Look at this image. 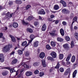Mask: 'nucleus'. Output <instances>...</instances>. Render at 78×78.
Masks as SVG:
<instances>
[{"instance_id": "1", "label": "nucleus", "mask_w": 78, "mask_h": 78, "mask_svg": "<svg viewBox=\"0 0 78 78\" xmlns=\"http://www.w3.org/2000/svg\"><path fill=\"white\" fill-rule=\"evenodd\" d=\"M12 47V46L9 44H8L5 46L3 48V51L5 52H7L9 50V49L11 47Z\"/></svg>"}, {"instance_id": "2", "label": "nucleus", "mask_w": 78, "mask_h": 78, "mask_svg": "<svg viewBox=\"0 0 78 78\" xmlns=\"http://www.w3.org/2000/svg\"><path fill=\"white\" fill-rule=\"evenodd\" d=\"M56 32V30H53V33H50V35L52 37H55V36H56L57 37H58V33H55Z\"/></svg>"}, {"instance_id": "3", "label": "nucleus", "mask_w": 78, "mask_h": 78, "mask_svg": "<svg viewBox=\"0 0 78 78\" xmlns=\"http://www.w3.org/2000/svg\"><path fill=\"white\" fill-rule=\"evenodd\" d=\"M38 14H41V15H45V12L44 11V10L41 9V10H39L37 12Z\"/></svg>"}, {"instance_id": "4", "label": "nucleus", "mask_w": 78, "mask_h": 78, "mask_svg": "<svg viewBox=\"0 0 78 78\" xmlns=\"http://www.w3.org/2000/svg\"><path fill=\"white\" fill-rule=\"evenodd\" d=\"M70 68H69L65 72L64 75H67L68 74H69V73L70 72Z\"/></svg>"}, {"instance_id": "5", "label": "nucleus", "mask_w": 78, "mask_h": 78, "mask_svg": "<svg viewBox=\"0 0 78 78\" xmlns=\"http://www.w3.org/2000/svg\"><path fill=\"white\" fill-rule=\"evenodd\" d=\"M63 47L64 48H65L66 50H67L70 48V47L68 45V44L67 43L63 44Z\"/></svg>"}, {"instance_id": "6", "label": "nucleus", "mask_w": 78, "mask_h": 78, "mask_svg": "<svg viewBox=\"0 0 78 78\" xmlns=\"http://www.w3.org/2000/svg\"><path fill=\"white\" fill-rule=\"evenodd\" d=\"M53 57V58H56V53L55 52H52L50 54Z\"/></svg>"}, {"instance_id": "7", "label": "nucleus", "mask_w": 78, "mask_h": 78, "mask_svg": "<svg viewBox=\"0 0 78 78\" xmlns=\"http://www.w3.org/2000/svg\"><path fill=\"white\" fill-rule=\"evenodd\" d=\"M40 58L42 59L45 57V53L43 52H41L39 55Z\"/></svg>"}, {"instance_id": "8", "label": "nucleus", "mask_w": 78, "mask_h": 78, "mask_svg": "<svg viewBox=\"0 0 78 78\" xmlns=\"http://www.w3.org/2000/svg\"><path fill=\"white\" fill-rule=\"evenodd\" d=\"M60 3H62L63 6L64 7H66V6H67V5H66V2H64L63 0H61L60 1Z\"/></svg>"}, {"instance_id": "9", "label": "nucleus", "mask_w": 78, "mask_h": 78, "mask_svg": "<svg viewBox=\"0 0 78 78\" xmlns=\"http://www.w3.org/2000/svg\"><path fill=\"white\" fill-rule=\"evenodd\" d=\"M26 75L27 76H29L32 75V73L30 71H27L26 73Z\"/></svg>"}, {"instance_id": "10", "label": "nucleus", "mask_w": 78, "mask_h": 78, "mask_svg": "<svg viewBox=\"0 0 78 78\" xmlns=\"http://www.w3.org/2000/svg\"><path fill=\"white\" fill-rule=\"evenodd\" d=\"M60 33L62 36H64V30L62 29H60Z\"/></svg>"}, {"instance_id": "11", "label": "nucleus", "mask_w": 78, "mask_h": 78, "mask_svg": "<svg viewBox=\"0 0 78 78\" xmlns=\"http://www.w3.org/2000/svg\"><path fill=\"white\" fill-rule=\"evenodd\" d=\"M26 31L27 32H29V33H32L33 32V30H32L31 28H27L26 29Z\"/></svg>"}, {"instance_id": "12", "label": "nucleus", "mask_w": 78, "mask_h": 78, "mask_svg": "<svg viewBox=\"0 0 78 78\" xmlns=\"http://www.w3.org/2000/svg\"><path fill=\"white\" fill-rule=\"evenodd\" d=\"M17 61H18V60L17 59H15L12 61L11 64L12 65L15 64H16L17 62Z\"/></svg>"}, {"instance_id": "13", "label": "nucleus", "mask_w": 78, "mask_h": 78, "mask_svg": "<svg viewBox=\"0 0 78 78\" xmlns=\"http://www.w3.org/2000/svg\"><path fill=\"white\" fill-rule=\"evenodd\" d=\"M12 27H14V28H16L18 27V23H17L14 22L13 23L12 25Z\"/></svg>"}, {"instance_id": "14", "label": "nucleus", "mask_w": 78, "mask_h": 78, "mask_svg": "<svg viewBox=\"0 0 78 78\" xmlns=\"http://www.w3.org/2000/svg\"><path fill=\"white\" fill-rule=\"evenodd\" d=\"M42 65L44 67H45L47 66V65L45 64V60L43 59L42 60Z\"/></svg>"}, {"instance_id": "15", "label": "nucleus", "mask_w": 78, "mask_h": 78, "mask_svg": "<svg viewBox=\"0 0 78 78\" xmlns=\"http://www.w3.org/2000/svg\"><path fill=\"white\" fill-rule=\"evenodd\" d=\"M46 26H45V24H44L42 26L41 28V30L42 31H45L46 30Z\"/></svg>"}, {"instance_id": "16", "label": "nucleus", "mask_w": 78, "mask_h": 78, "mask_svg": "<svg viewBox=\"0 0 78 78\" xmlns=\"http://www.w3.org/2000/svg\"><path fill=\"white\" fill-rule=\"evenodd\" d=\"M38 43H39V42L38 41H35L34 44H33L34 46V47H37V46H38Z\"/></svg>"}, {"instance_id": "17", "label": "nucleus", "mask_w": 78, "mask_h": 78, "mask_svg": "<svg viewBox=\"0 0 78 78\" xmlns=\"http://www.w3.org/2000/svg\"><path fill=\"white\" fill-rule=\"evenodd\" d=\"M71 56L72 55H71V54H69L66 58V61H68L69 60H70V58H71Z\"/></svg>"}, {"instance_id": "18", "label": "nucleus", "mask_w": 78, "mask_h": 78, "mask_svg": "<svg viewBox=\"0 0 78 78\" xmlns=\"http://www.w3.org/2000/svg\"><path fill=\"white\" fill-rule=\"evenodd\" d=\"M77 73V70H75L73 72V78H75L76 76V74Z\"/></svg>"}, {"instance_id": "19", "label": "nucleus", "mask_w": 78, "mask_h": 78, "mask_svg": "<svg viewBox=\"0 0 78 78\" xmlns=\"http://www.w3.org/2000/svg\"><path fill=\"white\" fill-rule=\"evenodd\" d=\"M9 37L11 38L12 42H14L16 41V39L15 38V37L12 36V35H9Z\"/></svg>"}, {"instance_id": "20", "label": "nucleus", "mask_w": 78, "mask_h": 78, "mask_svg": "<svg viewBox=\"0 0 78 78\" xmlns=\"http://www.w3.org/2000/svg\"><path fill=\"white\" fill-rule=\"evenodd\" d=\"M10 12H8L7 13V15L9 17H12V15H13L14 14V13H12L11 14H10Z\"/></svg>"}, {"instance_id": "21", "label": "nucleus", "mask_w": 78, "mask_h": 78, "mask_svg": "<svg viewBox=\"0 0 78 78\" xmlns=\"http://www.w3.org/2000/svg\"><path fill=\"white\" fill-rule=\"evenodd\" d=\"M51 46H52V47H55L56 46V43L53 41H51Z\"/></svg>"}, {"instance_id": "22", "label": "nucleus", "mask_w": 78, "mask_h": 78, "mask_svg": "<svg viewBox=\"0 0 78 78\" xmlns=\"http://www.w3.org/2000/svg\"><path fill=\"white\" fill-rule=\"evenodd\" d=\"M57 40L58 41H59V42H63V41H64V39H63L61 38V37H57Z\"/></svg>"}, {"instance_id": "23", "label": "nucleus", "mask_w": 78, "mask_h": 78, "mask_svg": "<svg viewBox=\"0 0 78 78\" xmlns=\"http://www.w3.org/2000/svg\"><path fill=\"white\" fill-rule=\"evenodd\" d=\"M8 72L7 71H5L3 72L2 74V75H3V76H6L7 75H8Z\"/></svg>"}, {"instance_id": "24", "label": "nucleus", "mask_w": 78, "mask_h": 78, "mask_svg": "<svg viewBox=\"0 0 78 78\" xmlns=\"http://www.w3.org/2000/svg\"><path fill=\"white\" fill-rule=\"evenodd\" d=\"M75 61V56L74 55H73L72 58L71 62H74Z\"/></svg>"}, {"instance_id": "25", "label": "nucleus", "mask_w": 78, "mask_h": 78, "mask_svg": "<svg viewBox=\"0 0 78 78\" xmlns=\"http://www.w3.org/2000/svg\"><path fill=\"white\" fill-rule=\"evenodd\" d=\"M59 6L58 5H55L54 7V9L55 10H58L59 9Z\"/></svg>"}, {"instance_id": "26", "label": "nucleus", "mask_w": 78, "mask_h": 78, "mask_svg": "<svg viewBox=\"0 0 78 78\" xmlns=\"http://www.w3.org/2000/svg\"><path fill=\"white\" fill-rule=\"evenodd\" d=\"M34 19V17L33 16H29L28 17V20L29 21H31V20H33V19Z\"/></svg>"}, {"instance_id": "27", "label": "nucleus", "mask_w": 78, "mask_h": 78, "mask_svg": "<svg viewBox=\"0 0 78 78\" xmlns=\"http://www.w3.org/2000/svg\"><path fill=\"white\" fill-rule=\"evenodd\" d=\"M15 2L16 4H18V5H20L21 4L22 2L21 1H18V0H16L15 1Z\"/></svg>"}, {"instance_id": "28", "label": "nucleus", "mask_w": 78, "mask_h": 78, "mask_svg": "<svg viewBox=\"0 0 78 78\" xmlns=\"http://www.w3.org/2000/svg\"><path fill=\"white\" fill-rule=\"evenodd\" d=\"M30 38L31 39H34V38L35 37V36L33 34H31L30 35Z\"/></svg>"}, {"instance_id": "29", "label": "nucleus", "mask_w": 78, "mask_h": 78, "mask_svg": "<svg viewBox=\"0 0 78 78\" xmlns=\"http://www.w3.org/2000/svg\"><path fill=\"white\" fill-rule=\"evenodd\" d=\"M74 36L76 39L78 40V33L76 32L74 34Z\"/></svg>"}, {"instance_id": "30", "label": "nucleus", "mask_w": 78, "mask_h": 78, "mask_svg": "<svg viewBox=\"0 0 78 78\" xmlns=\"http://www.w3.org/2000/svg\"><path fill=\"white\" fill-rule=\"evenodd\" d=\"M22 24L24 25H28V22H25V21L23 20L22 21Z\"/></svg>"}, {"instance_id": "31", "label": "nucleus", "mask_w": 78, "mask_h": 78, "mask_svg": "<svg viewBox=\"0 0 78 78\" xmlns=\"http://www.w3.org/2000/svg\"><path fill=\"white\" fill-rule=\"evenodd\" d=\"M71 48H72L73 47H74V46H75V44H74V42H73V41H72L71 42Z\"/></svg>"}, {"instance_id": "32", "label": "nucleus", "mask_w": 78, "mask_h": 78, "mask_svg": "<svg viewBox=\"0 0 78 78\" xmlns=\"http://www.w3.org/2000/svg\"><path fill=\"white\" fill-rule=\"evenodd\" d=\"M10 71L11 73H13L16 72V71L14 70V68H13L10 69Z\"/></svg>"}, {"instance_id": "33", "label": "nucleus", "mask_w": 78, "mask_h": 78, "mask_svg": "<svg viewBox=\"0 0 78 78\" xmlns=\"http://www.w3.org/2000/svg\"><path fill=\"white\" fill-rule=\"evenodd\" d=\"M27 44V41H25L22 43L21 44V45L22 46H25V45H26Z\"/></svg>"}, {"instance_id": "34", "label": "nucleus", "mask_w": 78, "mask_h": 78, "mask_svg": "<svg viewBox=\"0 0 78 78\" xmlns=\"http://www.w3.org/2000/svg\"><path fill=\"white\" fill-rule=\"evenodd\" d=\"M64 57V55L62 54H60L59 59H62Z\"/></svg>"}, {"instance_id": "35", "label": "nucleus", "mask_w": 78, "mask_h": 78, "mask_svg": "<svg viewBox=\"0 0 78 78\" xmlns=\"http://www.w3.org/2000/svg\"><path fill=\"white\" fill-rule=\"evenodd\" d=\"M18 54L19 55H22V53H23V52H22V51L20 50H18Z\"/></svg>"}, {"instance_id": "36", "label": "nucleus", "mask_w": 78, "mask_h": 78, "mask_svg": "<svg viewBox=\"0 0 78 78\" xmlns=\"http://www.w3.org/2000/svg\"><path fill=\"white\" fill-rule=\"evenodd\" d=\"M46 48L47 50H50V49H51V47H50V46L49 45L47 44L46 46Z\"/></svg>"}, {"instance_id": "37", "label": "nucleus", "mask_w": 78, "mask_h": 78, "mask_svg": "<svg viewBox=\"0 0 78 78\" xmlns=\"http://www.w3.org/2000/svg\"><path fill=\"white\" fill-rule=\"evenodd\" d=\"M31 5H27L26 7V10H28V9L29 8H31Z\"/></svg>"}, {"instance_id": "38", "label": "nucleus", "mask_w": 78, "mask_h": 78, "mask_svg": "<svg viewBox=\"0 0 78 78\" xmlns=\"http://www.w3.org/2000/svg\"><path fill=\"white\" fill-rule=\"evenodd\" d=\"M65 39L66 41H69L70 40V37L68 36H66L65 37Z\"/></svg>"}, {"instance_id": "39", "label": "nucleus", "mask_w": 78, "mask_h": 78, "mask_svg": "<svg viewBox=\"0 0 78 78\" xmlns=\"http://www.w3.org/2000/svg\"><path fill=\"white\" fill-rule=\"evenodd\" d=\"M4 60H5V58L4 57L0 58V62H4Z\"/></svg>"}, {"instance_id": "40", "label": "nucleus", "mask_w": 78, "mask_h": 78, "mask_svg": "<svg viewBox=\"0 0 78 78\" xmlns=\"http://www.w3.org/2000/svg\"><path fill=\"white\" fill-rule=\"evenodd\" d=\"M48 59H49V60H51V61H54V59L53 58L51 57H48Z\"/></svg>"}, {"instance_id": "41", "label": "nucleus", "mask_w": 78, "mask_h": 78, "mask_svg": "<svg viewBox=\"0 0 78 78\" xmlns=\"http://www.w3.org/2000/svg\"><path fill=\"white\" fill-rule=\"evenodd\" d=\"M25 56H28L30 55V53L28 52H26L25 54Z\"/></svg>"}, {"instance_id": "42", "label": "nucleus", "mask_w": 78, "mask_h": 78, "mask_svg": "<svg viewBox=\"0 0 78 78\" xmlns=\"http://www.w3.org/2000/svg\"><path fill=\"white\" fill-rule=\"evenodd\" d=\"M74 17V14L73 13H71L70 15V19H72Z\"/></svg>"}, {"instance_id": "43", "label": "nucleus", "mask_w": 78, "mask_h": 78, "mask_svg": "<svg viewBox=\"0 0 78 78\" xmlns=\"http://www.w3.org/2000/svg\"><path fill=\"white\" fill-rule=\"evenodd\" d=\"M44 75V72H40V76H43Z\"/></svg>"}, {"instance_id": "44", "label": "nucleus", "mask_w": 78, "mask_h": 78, "mask_svg": "<svg viewBox=\"0 0 78 78\" xmlns=\"http://www.w3.org/2000/svg\"><path fill=\"white\" fill-rule=\"evenodd\" d=\"M64 70L62 68H61L60 69V71L61 72H64Z\"/></svg>"}, {"instance_id": "45", "label": "nucleus", "mask_w": 78, "mask_h": 78, "mask_svg": "<svg viewBox=\"0 0 78 78\" xmlns=\"http://www.w3.org/2000/svg\"><path fill=\"white\" fill-rule=\"evenodd\" d=\"M34 73L35 74H38L39 73V71L38 70H36L34 71Z\"/></svg>"}, {"instance_id": "46", "label": "nucleus", "mask_w": 78, "mask_h": 78, "mask_svg": "<svg viewBox=\"0 0 78 78\" xmlns=\"http://www.w3.org/2000/svg\"><path fill=\"white\" fill-rule=\"evenodd\" d=\"M62 24L64 26H66V25H67V23L65 21H63L62 22Z\"/></svg>"}, {"instance_id": "47", "label": "nucleus", "mask_w": 78, "mask_h": 78, "mask_svg": "<svg viewBox=\"0 0 78 78\" xmlns=\"http://www.w3.org/2000/svg\"><path fill=\"white\" fill-rule=\"evenodd\" d=\"M69 6H73V3L71 2H70L69 3Z\"/></svg>"}, {"instance_id": "48", "label": "nucleus", "mask_w": 78, "mask_h": 78, "mask_svg": "<svg viewBox=\"0 0 78 78\" xmlns=\"http://www.w3.org/2000/svg\"><path fill=\"white\" fill-rule=\"evenodd\" d=\"M33 66H35V67H36L37 66H39V64H38V63H35L33 65Z\"/></svg>"}, {"instance_id": "49", "label": "nucleus", "mask_w": 78, "mask_h": 78, "mask_svg": "<svg viewBox=\"0 0 78 78\" xmlns=\"http://www.w3.org/2000/svg\"><path fill=\"white\" fill-rule=\"evenodd\" d=\"M4 58V56L3 54H0V58Z\"/></svg>"}, {"instance_id": "50", "label": "nucleus", "mask_w": 78, "mask_h": 78, "mask_svg": "<svg viewBox=\"0 0 78 78\" xmlns=\"http://www.w3.org/2000/svg\"><path fill=\"white\" fill-rule=\"evenodd\" d=\"M66 9H63L62 10V12H63V13H64L65 14V12H66Z\"/></svg>"}, {"instance_id": "51", "label": "nucleus", "mask_w": 78, "mask_h": 78, "mask_svg": "<svg viewBox=\"0 0 78 78\" xmlns=\"http://www.w3.org/2000/svg\"><path fill=\"white\" fill-rule=\"evenodd\" d=\"M23 66L24 67V68H27V69L29 68L28 66H27V65L26 64H25Z\"/></svg>"}, {"instance_id": "52", "label": "nucleus", "mask_w": 78, "mask_h": 78, "mask_svg": "<svg viewBox=\"0 0 78 78\" xmlns=\"http://www.w3.org/2000/svg\"><path fill=\"white\" fill-rule=\"evenodd\" d=\"M9 4L10 5H13V2L12 1H10L9 2Z\"/></svg>"}, {"instance_id": "53", "label": "nucleus", "mask_w": 78, "mask_h": 78, "mask_svg": "<svg viewBox=\"0 0 78 78\" xmlns=\"http://www.w3.org/2000/svg\"><path fill=\"white\" fill-rule=\"evenodd\" d=\"M69 12H70L69 10L66 9L65 14H69Z\"/></svg>"}, {"instance_id": "54", "label": "nucleus", "mask_w": 78, "mask_h": 78, "mask_svg": "<svg viewBox=\"0 0 78 78\" xmlns=\"http://www.w3.org/2000/svg\"><path fill=\"white\" fill-rule=\"evenodd\" d=\"M38 24L39 23L37 22H34V24L35 25V26H36V25H38Z\"/></svg>"}, {"instance_id": "55", "label": "nucleus", "mask_w": 78, "mask_h": 78, "mask_svg": "<svg viewBox=\"0 0 78 78\" xmlns=\"http://www.w3.org/2000/svg\"><path fill=\"white\" fill-rule=\"evenodd\" d=\"M73 20H74V21H76L77 20V17H74L73 19Z\"/></svg>"}, {"instance_id": "56", "label": "nucleus", "mask_w": 78, "mask_h": 78, "mask_svg": "<svg viewBox=\"0 0 78 78\" xmlns=\"http://www.w3.org/2000/svg\"><path fill=\"white\" fill-rule=\"evenodd\" d=\"M33 39H31L30 40H29L28 44H31L32 41H33Z\"/></svg>"}, {"instance_id": "57", "label": "nucleus", "mask_w": 78, "mask_h": 78, "mask_svg": "<svg viewBox=\"0 0 78 78\" xmlns=\"http://www.w3.org/2000/svg\"><path fill=\"white\" fill-rule=\"evenodd\" d=\"M2 42H4V41H5V39L4 37H2Z\"/></svg>"}, {"instance_id": "58", "label": "nucleus", "mask_w": 78, "mask_h": 78, "mask_svg": "<svg viewBox=\"0 0 78 78\" xmlns=\"http://www.w3.org/2000/svg\"><path fill=\"white\" fill-rule=\"evenodd\" d=\"M50 17L51 18H53L54 17H55V15H51L50 16Z\"/></svg>"}, {"instance_id": "59", "label": "nucleus", "mask_w": 78, "mask_h": 78, "mask_svg": "<svg viewBox=\"0 0 78 78\" xmlns=\"http://www.w3.org/2000/svg\"><path fill=\"white\" fill-rule=\"evenodd\" d=\"M59 23V21L58 20H56L55 22V24H58Z\"/></svg>"}, {"instance_id": "60", "label": "nucleus", "mask_w": 78, "mask_h": 78, "mask_svg": "<svg viewBox=\"0 0 78 78\" xmlns=\"http://www.w3.org/2000/svg\"><path fill=\"white\" fill-rule=\"evenodd\" d=\"M4 69H8V70H10V68L9 67H6L4 68Z\"/></svg>"}, {"instance_id": "61", "label": "nucleus", "mask_w": 78, "mask_h": 78, "mask_svg": "<svg viewBox=\"0 0 78 78\" xmlns=\"http://www.w3.org/2000/svg\"><path fill=\"white\" fill-rule=\"evenodd\" d=\"M70 64V62L69 61H68L66 63L67 65H69Z\"/></svg>"}, {"instance_id": "62", "label": "nucleus", "mask_w": 78, "mask_h": 78, "mask_svg": "<svg viewBox=\"0 0 78 78\" xmlns=\"http://www.w3.org/2000/svg\"><path fill=\"white\" fill-rule=\"evenodd\" d=\"M2 36H3V34L2 33H0V38H1Z\"/></svg>"}, {"instance_id": "63", "label": "nucleus", "mask_w": 78, "mask_h": 78, "mask_svg": "<svg viewBox=\"0 0 78 78\" xmlns=\"http://www.w3.org/2000/svg\"><path fill=\"white\" fill-rule=\"evenodd\" d=\"M14 51L12 52L10 54V55H14Z\"/></svg>"}, {"instance_id": "64", "label": "nucleus", "mask_w": 78, "mask_h": 78, "mask_svg": "<svg viewBox=\"0 0 78 78\" xmlns=\"http://www.w3.org/2000/svg\"><path fill=\"white\" fill-rule=\"evenodd\" d=\"M39 19L40 20H42V17L40 16H39Z\"/></svg>"}]
</instances>
